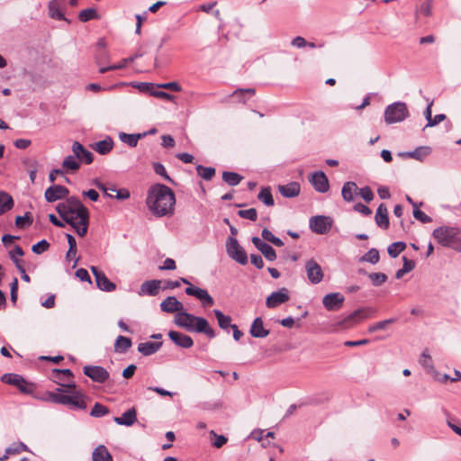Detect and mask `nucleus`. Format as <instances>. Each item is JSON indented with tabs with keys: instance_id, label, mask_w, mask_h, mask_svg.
Masks as SVG:
<instances>
[{
	"instance_id": "10",
	"label": "nucleus",
	"mask_w": 461,
	"mask_h": 461,
	"mask_svg": "<svg viewBox=\"0 0 461 461\" xmlns=\"http://www.w3.org/2000/svg\"><path fill=\"white\" fill-rule=\"evenodd\" d=\"M83 373L94 382L99 384L104 383L109 378L108 371L100 366H85Z\"/></svg>"
},
{
	"instance_id": "31",
	"label": "nucleus",
	"mask_w": 461,
	"mask_h": 461,
	"mask_svg": "<svg viewBox=\"0 0 461 461\" xmlns=\"http://www.w3.org/2000/svg\"><path fill=\"white\" fill-rule=\"evenodd\" d=\"M358 190L357 185L355 182H346L341 189V195L346 202H352L354 200V194Z\"/></svg>"
},
{
	"instance_id": "2",
	"label": "nucleus",
	"mask_w": 461,
	"mask_h": 461,
	"mask_svg": "<svg viewBox=\"0 0 461 461\" xmlns=\"http://www.w3.org/2000/svg\"><path fill=\"white\" fill-rule=\"evenodd\" d=\"M146 203L149 210L155 216H171L175 210L176 196L168 186L163 184H156L149 187Z\"/></svg>"
},
{
	"instance_id": "38",
	"label": "nucleus",
	"mask_w": 461,
	"mask_h": 461,
	"mask_svg": "<svg viewBox=\"0 0 461 461\" xmlns=\"http://www.w3.org/2000/svg\"><path fill=\"white\" fill-rule=\"evenodd\" d=\"M62 167L67 171L76 172L80 167V162L77 160L75 155H69L64 158Z\"/></svg>"
},
{
	"instance_id": "50",
	"label": "nucleus",
	"mask_w": 461,
	"mask_h": 461,
	"mask_svg": "<svg viewBox=\"0 0 461 461\" xmlns=\"http://www.w3.org/2000/svg\"><path fill=\"white\" fill-rule=\"evenodd\" d=\"M368 277L375 286H380L387 280V276L384 273H371Z\"/></svg>"
},
{
	"instance_id": "30",
	"label": "nucleus",
	"mask_w": 461,
	"mask_h": 461,
	"mask_svg": "<svg viewBox=\"0 0 461 461\" xmlns=\"http://www.w3.org/2000/svg\"><path fill=\"white\" fill-rule=\"evenodd\" d=\"M147 133H136V134H130L125 132L119 133V139L123 143L127 144L131 148H134L137 146L138 141L146 137Z\"/></svg>"
},
{
	"instance_id": "52",
	"label": "nucleus",
	"mask_w": 461,
	"mask_h": 461,
	"mask_svg": "<svg viewBox=\"0 0 461 461\" xmlns=\"http://www.w3.org/2000/svg\"><path fill=\"white\" fill-rule=\"evenodd\" d=\"M49 248H50V243L46 240H42L37 242L36 244H34L31 248V249L35 254H41V253L45 252L46 250H48Z\"/></svg>"
},
{
	"instance_id": "62",
	"label": "nucleus",
	"mask_w": 461,
	"mask_h": 461,
	"mask_svg": "<svg viewBox=\"0 0 461 461\" xmlns=\"http://www.w3.org/2000/svg\"><path fill=\"white\" fill-rule=\"evenodd\" d=\"M158 87L163 88V89L173 90V91H176V92H179L182 89L181 86L177 82H168V83L160 84V85H158Z\"/></svg>"
},
{
	"instance_id": "43",
	"label": "nucleus",
	"mask_w": 461,
	"mask_h": 461,
	"mask_svg": "<svg viewBox=\"0 0 461 461\" xmlns=\"http://www.w3.org/2000/svg\"><path fill=\"white\" fill-rule=\"evenodd\" d=\"M395 321H396V318H390V319H386L382 321H378V322L374 323L368 327V332L374 333L378 330H385V329H387L388 325L394 323Z\"/></svg>"
},
{
	"instance_id": "61",
	"label": "nucleus",
	"mask_w": 461,
	"mask_h": 461,
	"mask_svg": "<svg viewBox=\"0 0 461 461\" xmlns=\"http://www.w3.org/2000/svg\"><path fill=\"white\" fill-rule=\"evenodd\" d=\"M308 41L302 36H296L291 41V45L297 49H303L306 47Z\"/></svg>"
},
{
	"instance_id": "13",
	"label": "nucleus",
	"mask_w": 461,
	"mask_h": 461,
	"mask_svg": "<svg viewBox=\"0 0 461 461\" xmlns=\"http://www.w3.org/2000/svg\"><path fill=\"white\" fill-rule=\"evenodd\" d=\"M1 381L3 383L14 385L17 387L23 393H29V384L28 382L20 375L8 373L4 374L1 376Z\"/></svg>"
},
{
	"instance_id": "26",
	"label": "nucleus",
	"mask_w": 461,
	"mask_h": 461,
	"mask_svg": "<svg viewBox=\"0 0 461 461\" xmlns=\"http://www.w3.org/2000/svg\"><path fill=\"white\" fill-rule=\"evenodd\" d=\"M113 420L118 425L131 426L137 421V411L134 407L127 410L121 417H114Z\"/></svg>"
},
{
	"instance_id": "59",
	"label": "nucleus",
	"mask_w": 461,
	"mask_h": 461,
	"mask_svg": "<svg viewBox=\"0 0 461 461\" xmlns=\"http://www.w3.org/2000/svg\"><path fill=\"white\" fill-rule=\"evenodd\" d=\"M431 8H432V0H427L423 4H421L420 9L417 11V14L420 13L424 16L431 15Z\"/></svg>"
},
{
	"instance_id": "35",
	"label": "nucleus",
	"mask_w": 461,
	"mask_h": 461,
	"mask_svg": "<svg viewBox=\"0 0 461 461\" xmlns=\"http://www.w3.org/2000/svg\"><path fill=\"white\" fill-rule=\"evenodd\" d=\"M13 205L12 196L4 191H0V215L11 210Z\"/></svg>"
},
{
	"instance_id": "63",
	"label": "nucleus",
	"mask_w": 461,
	"mask_h": 461,
	"mask_svg": "<svg viewBox=\"0 0 461 461\" xmlns=\"http://www.w3.org/2000/svg\"><path fill=\"white\" fill-rule=\"evenodd\" d=\"M354 210L357 212L362 213L363 215L369 216L372 213V211L369 207L363 204L362 203H357L354 205Z\"/></svg>"
},
{
	"instance_id": "4",
	"label": "nucleus",
	"mask_w": 461,
	"mask_h": 461,
	"mask_svg": "<svg viewBox=\"0 0 461 461\" xmlns=\"http://www.w3.org/2000/svg\"><path fill=\"white\" fill-rule=\"evenodd\" d=\"M68 391L58 388L56 392L50 393V400L58 404L68 405L73 410H86L87 407L86 400L87 396L82 391H73L67 394Z\"/></svg>"
},
{
	"instance_id": "27",
	"label": "nucleus",
	"mask_w": 461,
	"mask_h": 461,
	"mask_svg": "<svg viewBox=\"0 0 461 461\" xmlns=\"http://www.w3.org/2000/svg\"><path fill=\"white\" fill-rule=\"evenodd\" d=\"M375 221L376 225L384 230L388 229L389 227V217L388 211L386 206L384 203H381L377 209L375 215Z\"/></svg>"
},
{
	"instance_id": "14",
	"label": "nucleus",
	"mask_w": 461,
	"mask_h": 461,
	"mask_svg": "<svg viewBox=\"0 0 461 461\" xmlns=\"http://www.w3.org/2000/svg\"><path fill=\"white\" fill-rule=\"evenodd\" d=\"M68 194L69 190L66 186L60 185H52L46 189L44 196L47 202L53 203L64 198L67 199Z\"/></svg>"
},
{
	"instance_id": "21",
	"label": "nucleus",
	"mask_w": 461,
	"mask_h": 461,
	"mask_svg": "<svg viewBox=\"0 0 461 461\" xmlns=\"http://www.w3.org/2000/svg\"><path fill=\"white\" fill-rule=\"evenodd\" d=\"M72 151L79 162H85L86 164H91L93 162V153L86 149L78 141L73 143Z\"/></svg>"
},
{
	"instance_id": "37",
	"label": "nucleus",
	"mask_w": 461,
	"mask_h": 461,
	"mask_svg": "<svg viewBox=\"0 0 461 461\" xmlns=\"http://www.w3.org/2000/svg\"><path fill=\"white\" fill-rule=\"evenodd\" d=\"M52 378L55 383L61 384L68 378L73 377V373L69 369H54Z\"/></svg>"
},
{
	"instance_id": "49",
	"label": "nucleus",
	"mask_w": 461,
	"mask_h": 461,
	"mask_svg": "<svg viewBox=\"0 0 461 461\" xmlns=\"http://www.w3.org/2000/svg\"><path fill=\"white\" fill-rule=\"evenodd\" d=\"M27 446L23 442H14L6 448V453L11 455L20 454L23 451H27Z\"/></svg>"
},
{
	"instance_id": "9",
	"label": "nucleus",
	"mask_w": 461,
	"mask_h": 461,
	"mask_svg": "<svg viewBox=\"0 0 461 461\" xmlns=\"http://www.w3.org/2000/svg\"><path fill=\"white\" fill-rule=\"evenodd\" d=\"M333 221L329 216L317 215L310 218L309 226L317 234H326L331 229Z\"/></svg>"
},
{
	"instance_id": "17",
	"label": "nucleus",
	"mask_w": 461,
	"mask_h": 461,
	"mask_svg": "<svg viewBox=\"0 0 461 461\" xmlns=\"http://www.w3.org/2000/svg\"><path fill=\"white\" fill-rule=\"evenodd\" d=\"M310 182L315 191L319 193L323 194L328 192L330 189L328 177L322 171L314 172L310 178Z\"/></svg>"
},
{
	"instance_id": "15",
	"label": "nucleus",
	"mask_w": 461,
	"mask_h": 461,
	"mask_svg": "<svg viewBox=\"0 0 461 461\" xmlns=\"http://www.w3.org/2000/svg\"><path fill=\"white\" fill-rule=\"evenodd\" d=\"M289 292L285 287L273 292L266 300L267 308H276L289 300Z\"/></svg>"
},
{
	"instance_id": "47",
	"label": "nucleus",
	"mask_w": 461,
	"mask_h": 461,
	"mask_svg": "<svg viewBox=\"0 0 461 461\" xmlns=\"http://www.w3.org/2000/svg\"><path fill=\"white\" fill-rule=\"evenodd\" d=\"M108 413L109 409L99 402H95L93 409L90 411V415L95 418H101L107 415Z\"/></svg>"
},
{
	"instance_id": "8",
	"label": "nucleus",
	"mask_w": 461,
	"mask_h": 461,
	"mask_svg": "<svg viewBox=\"0 0 461 461\" xmlns=\"http://www.w3.org/2000/svg\"><path fill=\"white\" fill-rule=\"evenodd\" d=\"M226 251L228 256L240 263L246 265L248 263V256L244 249L239 244V241L234 237H229L226 241Z\"/></svg>"
},
{
	"instance_id": "19",
	"label": "nucleus",
	"mask_w": 461,
	"mask_h": 461,
	"mask_svg": "<svg viewBox=\"0 0 461 461\" xmlns=\"http://www.w3.org/2000/svg\"><path fill=\"white\" fill-rule=\"evenodd\" d=\"M251 241L268 261L276 259V252L269 244L261 240L258 237H253Z\"/></svg>"
},
{
	"instance_id": "46",
	"label": "nucleus",
	"mask_w": 461,
	"mask_h": 461,
	"mask_svg": "<svg viewBox=\"0 0 461 461\" xmlns=\"http://www.w3.org/2000/svg\"><path fill=\"white\" fill-rule=\"evenodd\" d=\"M197 174L204 180H211L212 176L215 175V168L211 167H203L202 165H198L196 167Z\"/></svg>"
},
{
	"instance_id": "32",
	"label": "nucleus",
	"mask_w": 461,
	"mask_h": 461,
	"mask_svg": "<svg viewBox=\"0 0 461 461\" xmlns=\"http://www.w3.org/2000/svg\"><path fill=\"white\" fill-rule=\"evenodd\" d=\"M113 147V141L111 137L97 141L94 144V149L101 155L108 154Z\"/></svg>"
},
{
	"instance_id": "23",
	"label": "nucleus",
	"mask_w": 461,
	"mask_h": 461,
	"mask_svg": "<svg viewBox=\"0 0 461 461\" xmlns=\"http://www.w3.org/2000/svg\"><path fill=\"white\" fill-rule=\"evenodd\" d=\"M249 333L253 338L262 339L268 336L270 330L265 329L263 320L260 317H257L250 326Z\"/></svg>"
},
{
	"instance_id": "55",
	"label": "nucleus",
	"mask_w": 461,
	"mask_h": 461,
	"mask_svg": "<svg viewBox=\"0 0 461 461\" xmlns=\"http://www.w3.org/2000/svg\"><path fill=\"white\" fill-rule=\"evenodd\" d=\"M366 203H370L374 197V192L369 186H365L360 189H358L357 193Z\"/></svg>"
},
{
	"instance_id": "7",
	"label": "nucleus",
	"mask_w": 461,
	"mask_h": 461,
	"mask_svg": "<svg viewBox=\"0 0 461 461\" xmlns=\"http://www.w3.org/2000/svg\"><path fill=\"white\" fill-rule=\"evenodd\" d=\"M374 312L375 310L370 307L360 308L338 321L336 325L342 329H349L361 321L369 318Z\"/></svg>"
},
{
	"instance_id": "44",
	"label": "nucleus",
	"mask_w": 461,
	"mask_h": 461,
	"mask_svg": "<svg viewBox=\"0 0 461 461\" xmlns=\"http://www.w3.org/2000/svg\"><path fill=\"white\" fill-rule=\"evenodd\" d=\"M97 18H98V14H97L96 10L94 8L83 9L78 14V19L83 23L88 22L93 19H97Z\"/></svg>"
},
{
	"instance_id": "36",
	"label": "nucleus",
	"mask_w": 461,
	"mask_h": 461,
	"mask_svg": "<svg viewBox=\"0 0 461 461\" xmlns=\"http://www.w3.org/2000/svg\"><path fill=\"white\" fill-rule=\"evenodd\" d=\"M222 179L229 185L236 186L241 182L243 176L236 172L224 171L222 173Z\"/></svg>"
},
{
	"instance_id": "28",
	"label": "nucleus",
	"mask_w": 461,
	"mask_h": 461,
	"mask_svg": "<svg viewBox=\"0 0 461 461\" xmlns=\"http://www.w3.org/2000/svg\"><path fill=\"white\" fill-rule=\"evenodd\" d=\"M279 193L286 198H294L299 195L301 187L297 182H290L278 186Z\"/></svg>"
},
{
	"instance_id": "57",
	"label": "nucleus",
	"mask_w": 461,
	"mask_h": 461,
	"mask_svg": "<svg viewBox=\"0 0 461 461\" xmlns=\"http://www.w3.org/2000/svg\"><path fill=\"white\" fill-rule=\"evenodd\" d=\"M413 217L422 223H429L432 221V219L429 215L418 208L413 209Z\"/></svg>"
},
{
	"instance_id": "34",
	"label": "nucleus",
	"mask_w": 461,
	"mask_h": 461,
	"mask_svg": "<svg viewBox=\"0 0 461 461\" xmlns=\"http://www.w3.org/2000/svg\"><path fill=\"white\" fill-rule=\"evenodd\" d=\"M93 461H113V457L107 448L100 445L95 448L92 454Z\"/></svg>"
},
{
	"instance_id": "12",
	"label": "nucleus",
	"mask_w": 461,
	"mask_h": 461,
	"mask_svg": "<svg viewBox=\"0 0 461 461\" xmlns=\"http://www.w3.org/2000/svg\"><path fill=\"white\" fill-rule=\"evenodd\" d=\"M90 269L95 276L96 286L100 290L105 292H112L115 290V284L110 281L102 270L95 266H92Z\"/></svg>"
},
{
	"instance_id": "60",
	"label": "nucleus",
	"mask_w": 461,
	"mask_h": 461,
	"mask_svg": "<svg viewBox=\"0 0 461 461\" xmlns=\"http://www.w3.org/2000/svg\"><path fill=\"white\" fill-rule=\"evenodd\" d=\"M153 169L156 174L163 176L165 179L171 181L170 177L167 176L165 167L158 162L153 164Z\"/></svg>"
},
{
	"instance_id": "41",
	"label": "nucleus",
	"mask_w": 461,
	"mask_h": 461,
	"mask_svg": "<svg viewBox=\"0 0 461 461\" xmlns=\"http://www.w3.org/2000/svg\"><path fill=\"white\" fill-rule=\"evenodd\" d=\"M258 198L267 206H273L275 203L270 187H263L259 192Z\"/></svg>"
},
{
	"instance_id": "33",
	"label": "nucleus",
	"mask_w": 461,
	"mask_h": 461,
	"mask_svg": "<svg viewBox=\"0 0 461 461\" xmlns=\"http://www.w3.org/2000/svg\"><path fill=\"white\" fill-rule=\"evenodd\" d=\"M132 346V341L130 338L124 336H118L114 343V351L116 353L123 354Z\"/></svg>"
},
{
	"instance_id": "54",
	"label": "nucleus",
	"mask_w": 461,
	"mask_h": 461,
	"mask_svg": "<svg viewBox=\"0 0 461 461\" xmlns=\"http://www.w3.org/2000/svg\"><path fill=\"white\" fill-rule=\"evenodd\" d=\"M210 436L215 438V440L212 442V445L217 448L221 447L228 441L225 436L217 435L213 430L210 431Z\"/></svg>"
},
{
	"instance_id": "5",
	"label": "nucleus",
	"mask_w": 461,
	"mask_h": 461,
	"mask_svg": "<svg viewBox=\"0 0 461 461\" xmlns=\"http://www.w3.org/2000/svg\"><path fill=\"white\" fill-rule=\"evenodd\" d=\"M433 238L443 247L461 252V230L451 226H440L432 232Z\"/></svg>"
},
{
	"instance_id": "42",
	"label": "nucleus",
	"mask_w": 461,
	"mask_h": 461,
	"mask_svg": "<svg viewBox=\"0 0 461 461\" xmlns=\"http://www.w3.org/2000/svg\"><path fill=\"white\" fill-rule=\"evenodd\" d=\"M406 249V244L403 241L393 242L387 248V252L390 257L397 258L398 255Z\"/></svg>"
},
{
	"instance_id": "56",
	"label": "nucleus",
	"mask_w": 461,
	"mask_h": 461,
	"mask_svg": "<svg viewBox=\"0 0 461 461\" xmlns=\"http://www.w3.org/2000/svg\"><path fill=\"white\" fill-rule=\"evenodd\" d=\"M420 365L428 369V370H434L433 368V365H432V360H431V357L428 354V351L427 350H424L421 354V357H420Z\"/></svg>"
},
{
	"instance_id": "40",
	"label": "nucleus",
	"mask_w": 461,
	"mask_h": 461,
	"mask_svg": "<svg viewBox=\"0 0 461 461\" xmlns=\"http://www.w3.org/2000/svg\"><path fill=\"white\" fill-rule=\"evenodd\" d=\"M256 93L254 88H239L235 90L230 96H233L237 98L238 102L246 104L247 98L245 95H249V96L254 95Z\"/></svg>"
},
{
	"instance_id": "18",
	"label": "nucleus",
	"mask_w": 461,
	"mask_h": 461,
	"mask_svg": "<svg viewBox=\"0 0 461 461\" xmlns=\"http://www.w3.org/2000/svg\"><path fill=\"white\" fill-rule=\"evenodd\" d=\"M66 7V0H51L49 3V15L52 19L67 21L63 9Z\"/></svg>"
},
{
	"instance_id": "24",
	"label": "nucleus",
	"mask_w": 461,
	"mask_h": 461,
	"mask_svg": "<svg viewBox=\"0 0 461 461\" xmlns=\"http://www.w3.org/2000/svg\"><path fill=\"white\" fill-rule=\"evenodd\" d=\"M160 280H149L141 284L139 295L155 296L160 288Z\"/></svg>"
},
{
	"instance_id": "22",
	"label": "nucleus",
	"mask_w": 461,
	"mask_h": 461,
	"mask_svg": "<svg viewBox=\"0 0 461 461\" xmlns=\"http://www.w3.org/2000/svg\"><path fill=\"white\" fill-rule=\"evenodd\" d=\"M168 337L176 346L183 348H190L194 345V340L190 336L176 330H170Z\"/></svg>"
},
{
	"instance_id": "20",
	"label": "nucleus",
	"mask_w": 461,
	"mask_h": 461,
	"mask_svg": "<svg viewBox=\"0 0 461 461\" xmlns=\"http://www.w3.org/2000/svg\"><path fill=\"white\" fill-rule=\"evenodd\" d=\"M161 311L167 313L182 312L184 310L183 303L175 296H168L160 303Z\"/></svg>"
},
{
	"instance_id": "6",
	"label": "nucleus",
	"mask_w": 461,
	"mask_h": 461,
	"mask_svg": "<svg viewBox=\"0 0 461 461\" xmlns=\"http://www.w3.org/2000/svg\"><path fill=\"white\" fill-rule=\"evenodd\" d=\"M409 117V110L403 102H395L389 104L384 110V122L386 124L397 123Z\"/></svg>"
},
{
	"instance_id": "16",
	"label": "nucleus",
	"mask_w": 461,
	"mask_h": 461,
	"mask_svg": "<svg viewBox=\"0 0 461 461\" xmlns=\"http://www.w3.org/2000/svg\"><path fill=\"white\" fill-rule=\"evenodd\" d=\"M344 301L345 297L340 293H330L322 298L323 306L328 311L339 310L342 307Z\"/></svg>"
},
{
	"instance_id": "58",
	"label": "nucleus",
	"mask_w": 461,
	"mask_h": 461,
	"mask_svg": "<svg viewBox=\"0 0 461 461\" xmlns=\"http://www.w3.org/2000/svg\"><path fill=\"white\" fill-rule=\"evenodd\" d=\"M143 54L141 52H137L134 55L122 59L119 64H115L117 69L124 68L128 64L133 62L136 59L142 57Z\"/></svg>"
},
{
	"instance_id": "1",
	"label": "nucleus",
	"mask_w": 461,
	"mask_h": 461,
	"mask_svg": "<svg viewBox=\"0 0 461 461\" xmlns=\"http://www.w3.org/2000/svg\"><path fill=\"white\" fill-rule=\"evenodd\" d=\"M56 211L78 236L83 237L87 233L89 212L77 197H68L64 202L57 204Z\"/></svg>"
},
{
	"instance_id": "25",
	"label": "nucleus",
	"mask_w": 461,
	"mask_h": 461,
	"mask_svg": "<svg viewBox=\"0 0 461 461\" xmlns=\"http://www.w3.org/2000/svg\"><path fill=\"white\" fill-rule=\"evenodd\" d=\"M431 152V149L427 146H420L416 148L412 151L408 152H401L399 153L400 157L413 158L419 161H422L427 156H429Z\"/></svg>"
},
{
	"instance_id": "29",
	"label": "nucleus",
	"mask_w": 461,
	"mask_h": 461,
	"mask_svg": "<svg viewBox=\"0 0 461 461\" xmlns=\"http://www.w3.org/2000/svg\"><path fill=\"white\" fill-rule=\"evenodd\" d=\"M162 341L158 342H143L140 343L138 346V351L143 356H151L155 354L158 349L162 347Z\"/></svg>"
},
{
	"instance_id": "3",
	"label": "nucleus",
	"mask_w": 461,
	"mask_h": 461,
	"mask_svg": "<svg viewBox=\"0 0 461 461\" xmlns=\"http://www.w3.org/2000/svg\"><path fill=\"white\" fill-rule=\"evenodd\" d=\"M174 322L187 331L203 333L210 339H213L216 336L214 330L210 327L208 321L203 317L182 312L176 314Z\"/></svg>"
},
{
	"instance_id": "39",
	"label": "nucleus",
	"mask_w": 461,
	"mask_h": 461,
	"mask_svg": "<svg viewBox=\"0 0 461 461\" xmlns=\"http://www.w3.org/2000/svg\"><path fill=\"white\" fill-rule=\"evenodd\" d=\"M213 313L218 321L220 328H221L222 330L231 328L233 324H231L230 316L223 314L220 310L217 309L213 310Z\"/></svg>"
},
{
	"instance_id": "11",
	"label": "nucleus",
	"mask_w": 461,
	"mask_h": 461,
	"mask_svg": "<svg viewBox=\"0 0 461 461\" xmlns=\"http://www.w3.org/2000/svg\"><path fill=\"white\" fill-rule=\"evenodd\" d=\"M305 270L307 277L312 284L317 285L322 281L324 276L323 271L321 267L314 259L306 261Z\"/></svg>"
},
{
	"instance_id": "45",
	"label": "nucleus",
	"mask_w": 461,
	"mask_h": 461,
	"mask_svg": "<svg viewBox=\"0 0 461 461\" xmlns=\"http://www.w3.org/2000/svg\"><path fill=\"white\" fill-rule=\"evenodd\" d=\"M380 259L379 251L376 249H370L361 258L362 262H368L373 265L378 263Z\"/></svg>"
},
{
	"instance_id": "53",
	"label": "nucleus",
	"mask_w": 461,
	"mask_h": 461,
	"mask_svg": "<svg viewBox=\"0 0 461 461\" xmlns=\"http://www.w3.org/2000/svg\"><path fill=\"white\" fill-rule=\"evenodd\" d=\"M23 250L20 246H15V248L9 252L10 258L16 267L22 265L19 258L23 256Z\"/></svg>"
},
{
	"instance_id": "48",
	"label": "nucleus",
	"mask_w": 461,
	"mask_h": 461,
	"mask_svg": "<svg viewBox=\"0 0 461 461\" xmlns=\"http://www.w3.org/2000/svg\"><path fill=\"white\" fill-rule=\"evenodd\" d=\"M199 299L203 306H211L214 303L212 297L204 289L200 288L194 296Z\"/></svg>"
},
{
	"instance_id": "64",
	"label": "nucleus",
	"mask_w": 461,
	"mask_h": 461,
	"mask_svg": "<svg viewBox=\"0 0 461 461\" xmlns=\"http://www.w3.org/2000/svg\"><path fill=\"white\" fill-rule=\"evenodd\" d=\"M76 276L77 278H79L81 281H86L90 284L92 283L91 277H90L88 272L85 268H78L76 271Z\"/></svg>"
},
{
	"instance_id": "51",
	"label": "nucleus",
	"mask_w": 461,
	"mask_h": 461,
	"mask_svg": "<svg viewBox=\"0 0 461 461\" xmlns=\"http://www.w3.org/2000/svg\"><path fill=\"white\" fill-rule=\"evenodd\" d=\"M238 215L240 217V218H243V219H248V220H250V221H256L257 218H258V212H257V210L255 208H249V209H247V210H240L238 212Z\"/></svg>"
}]
</instances>
